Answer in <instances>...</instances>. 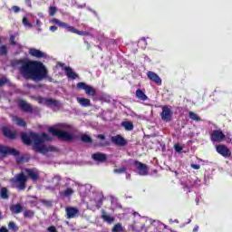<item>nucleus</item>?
<instances>
[{"label":"nucleus","mask_w":232,"mask_h":232,"mask_svg":"<svg viewBox=\"0 0 232 232\" xmlns=\"http://www.w3.org/2000/svg\"><path fill=\"white\" fill-rule=\"evenodd\" d=\"M50 23H53V24H58L60 28H66L67 32H71L72 34H77V35H90V33L79 31L75 27L69 25L68 24L62 22L57 18H53L52 20H50Z\"/></svg>","instance_id":"nucleus-6"},{"label":"nucleus","mask_w":232,"mask_h":232,"mask_svg":"<svg viewBox=\"0 0 232 232\" xmlns=\"http://www.w3.org/2000/svg\"><path fill=\"white\" fill-rule=\"evenodd\" d=\"M13 65L19 70L21 75L25 79L39 82L48 77V70L41 62L16 60Z\"/></svg>","instance_id":"nucleus-1"},{"label":"nucleus","mask_w":232,"mask_h":232,"mask_svg":"<svg viewBox=\"0 0 232 232\" xmlns=\"http://www.w3.org/2000/svg\"><path fill=\"white\" fill-rule=\"evenodd\" d=\"M136 97L137 99H139L140 101H148V96L146 95V93H144V92H142V90L138 89L136 91Z\"/></svg>","instance_id":"nucleus-23"},{"label":"nucleus","mask_w":232,"mask_h":232,"mask_svg":"<svg viewBox=\"0 0 232 232\" xmlns=\"http://www.w3.org/2000/svg\"><path fill=\"white\" fill-rule=\"evenodd\" d=\"M0 232H8V229L6 227H2L0 228Z\"/></svg>","instance_id":"nucleus-50"},{"label":"nucleus","mask_w":232,"mask_h":232,"mask_svg":"<svg viewBox=\"0 0 232 232\" xmlns=\"http://www.w3.org/2000/svg\"><path fill=\"white\" fill-rule=\"evenodd\" d=\"M85 43L87 44L88 50H90V44H88L87 41H85Z\"/></svg>","instance_id":"nucleus-55"},{"label":"nucleus","mask_w":232,"mask_h":232,"mask_svg":"<svg viewBox=\"0 0 232 232\" xmlns=\"http://www.w3.org/2000/svg\"><path fill=\"white\" fill-rule=\"evenodd\" d=\"M122 231V226L121 224H116L112 228V232H121Z\"/></svg>","instance_id":"nucleus-36"},{"label":"nucleus","mask_w":232,"mask_h":232,"mask_svg":"<svg viewBox=\"0 0 232 232\" xmlns=\"http://www.w3.org/2000/svg\"><path fill=\"white\" fill-rule=\"evenodd\" d=\"M38 17H44V14H43V13H38Z\"/></svg>","instance_id":"nucleus-53"},{"label":"nucleus","mask_w":232,"mask_h":232,"mask_svg":"<svg viewBox=\"0 0 232 232\" xmlns=\"http://www.w3.org/2000/svg\"><path fill=\"white\" fill-rule=\"evenodd\" d=\"M137 215H139V213L135 212V213H134V217L137 216Z\"/></svg>","instance_id":"nucleus-57"},{"label":"nucleus","mask_w":232,"mask_h":232,"mask_svg":"<svg viewBox=\"0 0 232 232\" xmlns=\"http://www.w3.org/2000/svg\"><path fill=\"white\" fill-rule=\"evenodd\" d=\"M49 131L61 140H73L75 139V128L72 125L60 124L56 128H50Z\"/></svg>","instance_id":"nucleus-3"},{"label":"nucleus","mask_w":232,"mask_h":232,"mask_svg":"<svg viewBox=\"0 0 232 232\" xmlns=\"http://www.w3.org/2000/svg\"><path fill=\"white\" fill-rule=\"evenodd\" d=\"M29 55H32V57H36L37 59L46 57V53L35 48L29 49Z\"/></svg>","instance_id":"nucleus-18"},{"label":"nucleus","mask_w":232,"mask_h":232,"mask_svg":"<svg viewBox=\"0 0 232 232\" xmlns=\"http://www.w3.org/2000/svg\"><path fill=\"white\" fill-rule=\"evenodd\" d=\"M61 184V176H54L51 180V186L53 188H57Z\"/></svg>","instance_id":"nucleus-25"},{"label":"nucleus","mask_w":232,"mask_h":232,"mask_svg":"<svg viewBox=\"0 0 232 232\" xmlns=\"http://www.w3.org/2000/svg\"><path fill=\"white\" fill-rule=\"evenodd\" d=\"M3 133L5 137H8V139H15V137H17V132L9 130L6 127L3 128Z\"/></svg>","instance_id":"nucleus-20"},{"label":"nucleus","mask_w":232,"mask_h":232,"mask_svg":"<svg viewBox=\"0 0 232 232\" xmlns=\"http://www.w3.org/2000/svg\"><path fill=\"white\" fill-rule=\"evenodd\" d=\"M0 197L4 200H6V198H8V188H6L5 187L2 188L1 190H0Z\"/></svg>","instance_id":"nucleus-29"},{"label":"nucleus","mask_w":232,"mask_h":232,"mask_svg":"<svg viewBox=\"0 0 232 232\" xmlns=\"http://www.w3.org/2000/svg\"><path fill=\"white\" fill-rule=\"evenodd\" d=\"M24 173H26L32 180H37V179H39V172L35 169H25Z\"/></svg>","instance_id":"nucleus-19"},{"label":"nucleus","mask_w":232,"mask_h":232,"mask_svg":"<svg viewBox=\"0 0 232 232\" xmlns=\"http://www.w3.org/2000/svg\"><path fill=\"white\" fill-rule=\"evenodd\" d=\"M23 24L26 26V28H32V23L28 22V18L26 16L23 18Z\"/></svg>","instance_id":"nucleus-33"},{"label":"nucleus","mask_w":232,"mask_h":232,"mask_svg":"<svg viewBox=\"0 0 232 232\" xmlns=\"http://www.w3.org/2000/svg\"><path fill=\"white\" fill-rule=\"evenodd\" d=\"M210 139L212 142H222L226 139V135L221 130H215L212 131Z\"/></svg>","instance_id":"nucleus-11"},{"label":"nucleus","mask_w":232,"mask_h":232,"mask_svg":"<svg viewBox=\"0 0 232 232\" xmlns=\"http://www.w3.org/2000/svg\"><path fill=\"white\" fill-rule=\"evenodd\" d=\"M38 102L49 106V108H59V106H61V103L58 101L53 99L39 98Z\"/></svg>","instance_id":"nucleus-10"},{"label":"nucleus","mask_w":232,"mask_h":232,"mask_svg":"<svg viewBox=\"0 0 232 232\" xmlns=\"http://www.w3.org/2000/svg\"><path fill=\"white\" fill-rule=\"evenodd\" d=\"M97 139H101V140H104L105 137H104L103 134H99V135L97 136Z\"/></svg>","instance_id":"nucleus-49"},{"label":"nucleus","mask_w":232,"mask_h":232,"mask_svg":"<svg viewBox=\"0 0 232 232\" xmlns=\"http://www.w3.org/2000/svg\"><path fill=\"white\" fill-rule=\"evenodd\" d=\"M121 126L127 131H131V130H133V122H131V121H123V122H121Z\"/></svg>","instance_id":"nucleus-27"},{"label":"nucleus","mask_w":232,"mask_h":232,"mask_svg":"<svg viewBox=\"0 0 232 232\" xmlns=\"http://www.w3.org/2000/svg\"><path fill=\"white\" fill-rule=\"evenodd\" d=\"M101 206H102V196H98L97 197V200H96V208H101Z\"/></svg>","instance_id":"nucleus-37"},{"label":"nucleus","mask_w":232,"mask_h":232,"mask_svg":"<svg viewBox=\"0 0 232 232\" xmlns=\"http://www.w3.org/2000/svg\"><path fill=\"white\" fill-rule=\"evenodd\" d=\"M174 150L178 153H180L182 151V147L180 145H179V144H176V145H174Z\"/></svg>","instance_id":"nucleus-42"},{"label":"nucleus","mask_w":232,"mask_h":232,"mask_svg":"<svg viewBox=\"0 0 232 232\" xmlns=\"http://www.w3.org/2000/svg\"><path fill=\"white\" fill-rule=\"evenodd\" d=\"M111 140L116 146H126V144H128V141L121 135L111 137Z\"/></svg>","instance_id":"nucleus-15"},{"label":"nucleus","mask_w":232,"mask_h":232,"mask_svg":"<svg viewBox=\"0 0 232 232\" xmlns=\"http://www.w3.org/2000/svg\"><path fill=\"white\" fill-rule=\"evenodd\" d=\"M50 31H51V32H57V26L52 25V26L50 27Z\"/></svg>","instance_id":"nucleus-48"},{"label":"nucleus","mask_w":232,"mask_h":232,"mask_svg":"<svg viewBox=\"0 0 232 232\" xmlns=\"http://www.w3.org/2000/svg\"><path fill=\"white\" fill-rule=\"evenodd\" d=\"M77 102H79V104H81V106H83V107L90 106V100L89 99H86V98H77Z\"/></svg>","instance_id":"nucleus-28"},{"label":"nucleus","mask_w":232,"mask_h":232,"mask_svg":"<svg viewBox=\"0 0 232 232\" xmlns=\"http://www.w3.org/2000/svg\"><path fill=\"white\" fill-rule=\"evenodd\" d=\"M196 202H197V204H198V198H196Z\"/></svg>","instance_id":"nucleus-56"},{"label":"nucleus","mask_w":232,"mask_h":232,"mask_svg":"<svg viewBox=\"0 0 232 232\" xmlns=\"http://www.w3.org/2000/svg\"><path fill=\"white\" fill-rule=\"evenodd\" d=\"M100 146H108V143H101Z\"/></svg>","instance_id":"nucleus-54"},{"label":"nucleus","mask_w":232,"mask_h":232,"mask_svg":"<svg viewBox=\"0 0 232 232\" xmlns=\"http://www.w3.org/2000/svg\"><path fill=\"white\" fill-rule=\"evenodd\" d=\"M56 13H57V7L55 6L49 7V15L53 17V15H55Z\"/></svg>","instance_id":"nucleus-34"},{"label":"nucleus","mask_w":232,"mask_h":232,"mask_svg":"<svg viewBox=\"0 0 232 232\" xmlns=\"http://www.w3.org/2000/svg\"><path fill=\"white\" fill-rule=\"evenodd\" d=\"M13 122H15L17 126L24 127L26 126V121L17 116H12Z\"/></svg>","instance_id":"nucleus-22"},{"label":"nucleus","mask_w":232,"mask_h":232,"mask_svg":"<svg viewBox=\"0 0 232 232\" xmlns=\"http://www.w3.org/2000/svg\"><path fill=\"white\" fill-rule=\"evenodd\" d=\"M92 159L97 162H104V160H106V155L102 153H96L92 155Z\"/></svg>","instance_id":"nucleus-24"},{"label":"nucleus","mask_w":232,"mask_h":232,"mask_svg":"<svg viewBox=\"0 0 232 232\" xmlns=\"http://www.w3.org/2000/svg\"><path fill=\"white\" fill-rule=\"evenodd\" d=\"M139 44L141 46V48H146V46H148V42H146V38H141L139 41Z\"/></svg>","instance_id":"nucleus-35"},{"label":"nucleus","mask_w":232,"mask_h":232,"mask_svg":"<svg viewBox=\"0 0 232 232\" xmlns=\"http://www.w3.org/2000/svg\"><path fill=\"white\" fill-rule=\"evenodd\" d=\"M18 106L21 108L23 111H26L27 113H32V105H30L28 102H26L24 100L18 101Z\"/></svg>","instance_id":"nucleus-17"},{"label":"nucleus","mask_w":232,"mask_h":232,"mask_svg":"<svg viewBox=\"0 0 232 232\" xmlns=\"http://www.w3.org/2000/svg\"><path fill=\"white\" fill-rule=\"evenodd\" d=\"M160 117L162 121L165 122H170L171 119H173V110L171 106L165 105L162 107V111L160 113Z\"/></svg>","instance_id":"nucleus-7"},{"label":"nucleus","mask_w":232,"mask_h":232,"mask_svg":"<svg viewBox=\"0 0 232 232\" xmlns=\"http://www.w3.org/2000/svg\"><path fill=\"white\" fill-rule=\"evenodd\" d=\"M9 229H12L13 231H17V226L14 221H10L8 225Z\"/></svg>","instance_id":"nucleus-39"},{"label":"nucleus","mask_w":232,"mask_h":232,"mask_svg":"<svg viewBox=\"0 0 232 232\" xmlns=\"http://www.w3.org/2000/svg\"><path fill=\"white\" fill-rule=\"evenodd\" d=\"M216 150L222 155V157H231V150L226 145H218Z\"/></svg>","instance_id":"nucleus-13"},{"label":"nucleus","mask_w":232,"mask_h":232,"mask_svg":"<svg viewBox=\"0 0 232 232\" xmlns=\"http://www.w3.org/2000/svg\"><path fill=\"white\" fill-rule=\"evenodd\" d=\"M28 176L24 175V172L16 174L13 179H10L13 188L18 189V191H24L26 189V182Z\"/></svg>","instance_id":"nucleus-4"},{"label":"nucleus","mask_w":232,"mask_h":232,"mask_svg":"<svg viewBox=\"0 0 232 232\" xmlns=\"http://www.w3.org/2000/svg\"><path fill=\"white\" fill-rule=\"evenodd\" d=\"M26 2H30V0H25Z\"/></svg>","instance_id":"nucleus-59"},{"label":"nucleus","mask_w":232,"mask_h":232,"mask_svg":"<svg viewBox=\"0 0 232 232\" xmlns=\"http://www.w3.org/2000/svg\"><path fill=\"white\" fill-rule=\"evenodd\" d=\"M48 231L49 232H57V229L55 228V227H49Z\"/></svg>","instance_id":"nucleus-47"},{"label":"nucleus","mask_w":232,"mask_h":232,"mask_svg":"<svg viewBox=\"0 0 232 232\" xmlns=\"http://www.w3.org/2000/svg\"><path fill=\"white\" fill-rule=\"evenodd\" d=\"M147 77H149L152 82H155L159 86L162 84V79H160V77L153 72H148Z\"/></svg>","instance_id":"nucleus-16"},{"label":"nucleus","mask_w":232,"mask_h":232,"mask_svg":"<svg viewBox=\"0 0 232 232\" xmlns=\"http://www.w3.org/2000/svg\"><path fill=\"white\" fill-rule=\"evenodd\" d=\"M36 24H37L38 26H41V25L43 24V23H41L39 20H36Z\"/></svg>","instance_id":"nucleus-52"},{"label":"nucleus","mask_w":232,"mask_h":232,"mask_svg":"<svg viewBox=\"0 0 232 232\" xmlns=\"http://www.w3.org/2000/svg\"><path fill=\"white\" fill-rule=\"evenodd\" d=\"M188 117L192 121H196L197 122L200 121V118L197 115V113H195L193 111L188 112Z\"/></svg>","instance_id":"nucleus-31"},{"label":"nucleus","mask_w":232,"mask_h":232,"mask_svg":"<svg viewBox=\"0 0 232 232\" xmlns=\"http://www.w3.org/2000/svg\"><path fill=\"white\" fill-rule=\"evenodd\" d=\"M6 52H7L6 46L3 45V46L0 47L1 55H6Z\"/></svg>","instance_id":"nucleus-41"},{"label":"nucleus","mask_w":232,"mask_h":232,"mask_svg":"<svg viewBox=\"0 0 232 232\" xmlns=\"http://www.w3.org/2000/svg\"><path fill=\"white\" fill-rule=\"evenodd\" d=\"M134 166L137 169L138 175H141V176L148 175V166H146V164L139 161H135Z\"/></svg>","instance_id":"nucleus-12"},{"label":"nucleus","mask_w":232,"mask_h":232,"mask_svg":"<svg viewBox=\"0 0 232 232\" xmlns=\"http://www.w3.org/2000/svg\"><path fill=\"white\" fill-rule=\"evenodd\" d=\"M193 232H198V225H196L193 228Z\"/></svg>","instance_id":"nucleus-51"},{"label":"nucleus","mask_w":232,"mask_h":232,"mask_svg":"<svg viewBox=\"0 0 232 232\" xmlns=\"http://www.w3.org/2000/svg\"><path fill=\"white\" fill-rule=\"evenodd\" d=\"M6 155H14V157H17L19 151L15 150V149L0 145V159H5Z\"/></svg>","instance_id":"nucleus-9"},{"label":"nucleus","mask_w":232,"mask_h":232,"mask_svg":"<svg viewBox=\"0 0 232 232\" xmlns=\"http://www.w3.org/2000/svg\"><path fill=\"white\" fill-rule=\"evenodd\" d=\"M81 140H82V142L90 143V142H92V138L90 136H88V134H83L81 137Z\"/></svg>","instance_id":"nucleus-32"},{"label":"nucleus","mask_w":232,"mask_h":232,"mask_svg":"<svg viewBox=\"0 0 232 232\" xmlns=\"http://www.w3.org/2000/svg\"><path fill=\"white\" fill-rule=\"evenodd\" d=\"M12 10L14 12V14H17L18 12H21V9L17 5H14L12 7Z\"/></svg>","instance_id":"nucleus-45"},{"label":"nucleus","mask_w":232,"mask_h":232,"mask_svg":"<svg viewBox=\"0 0 232 232\" xmlns=\"http://www.w3.org/2000/svg\"><path fill=\"white\" fill-rule=\"evenodd\" d=\"M102 218L105 222H107V224H112V222L115 221V218H113V217H111V216H110V215H108L106 213L102 214Z\"/></svg>","instance_id":"nucleus-26"},{"label":"nucleus","mask_w":232,"mask_h":232,"mask_svg":"<svg viewBox=\"0 0 232 232\" xmlns=\"http://www.w3.org/2000/svg\"><path fill=\"white\" fill-rule=\"evenodd\" d=\"M24 216L26 218H32V217H34V211H32V210H26V211L24 213Z\"/></svg>","instance_id":"nucleus-38"},{"label":"nucleus","mask_w":232,"mask_h":232,"mask_svg":"<svg viewBox=\"0 0 232 232\" xmlns=\"http://www.w3.org/2000/svg\"><path fill=\"white\" fill-rule=\"evenodd\" d=\"M65 189L61 190L59 195L62 198H72V195L75 194V188H77V182L72 179H67L65 182Z\"/></svg>","instance_id":"nucleus-5"},{"label":"nucleus","mask_w":232,"mask_h":232,"mask_svg":"<svg viewBox=\"0 0 232 232\" xmlns=\"http://www.w3.org/2000/svg\"><path fill=\"white\" fill-rule=\"evenodd\" d=\"M114 173H126V168L122 167L121 169H115Z\"/></svg>","instance_id":"nucleus-40"},{"label":"nucleus","mask_w":232,"mask_h":232,"mask_svg":"<svg viewBox=\"0 0 232 232\" xmlns=\"http://www.w3.org/2000/svg\"><path fill=\"white\" fill-rule=\"evenodd\" d=\"M63 70L69 79L75 80L79 77V75H77V73H75L70 67H64Z\"/></svg>","instance_id":"nucleus-21"},{"label":"nucleus","mask_w":232,"mask_h":232,"mask_svg":"<svg viewBox=\"0 0 232 232\" xmlns=\"http://www.w3.org/2000/svg\"><path fill=\"white\" fill-rule=\"evenodd\" d=\"M11 211L13 213H21V211H23V207L21 205H14L11 207Z\"/></svg>","instance_id":"nucleus-30"},{"label":"nucleus","mask_w":232,"mask_h":232,"mask_svg":"<svg viewBox=\"0 0 232 232\" xmlns=\"http://www.w3.org/2000/svg\"><path fill=\"white\" fill-rule=\"evenodd\" d=\"M6 81H7L6 77L0 78V87L4 86V84H6Z\"/></svg>","instance_id":"nucleus-43"},{"label":"nucleus","mask_w":232,"mask_h":232,"mask_svg":"<svg viewBox=\"0 0 232 232\" xmlns=\"http://www.w3.org/2000/svg\"><path fill=\"white\" fill-rule=\"evenodd\" d=\"M76 87L78 88V90H84L85 93L87 95H90L91 97L95 96V94L97 93V91L95 90V88L81 82H78Z\"/></svg>","instance_id":"nucleus-8"},{"label":"nucleus","mask_w":232,"mask_h":232,"mask_svg":"<svg viewBox=\"0 0 232 232\" xmlns=\"http://www.w3.org/2000/svg\"><path fill=\"white\" fill-rule=\"evenodd\" d=\"M190 168H192V169H200V165H198V164H191Z\"/></svg>","instance_id":"nucleus-46"},{"label":"nucleus","mask_w":232,"mask_h":232,"mask_svg":"<svg viewBox=\"0 0 232 232\" xmlns=\"http://www.w3.org/2000/svg\"><path fill=\"white\" fill-rule=\"evenodd\" d=\"M127 179H130V174H127Z\"/></svg>","instance_id":"nucleus-58"},{"label":"nucleus","mask_w":232,"mask_h":232,"mask_svg":"<svg viewBox=\"0 0 232 232\" xmlns=\"http://www.w3.org/2000/svg\"><path fill=\"white\" fill-rule=\"evenodd\" d=\"M22 140L24 144H34V150H36V151H39V153H44V155L50 153V151L57 150L55 147H46V145H44L45 140H52V138H50V136H48V134L46 133H42L41 135H38L34 132H31L30 134L23 132Z\"/></svg>","instance_id":"nucleus-2"},{"label":"nucleus","mask_w":232,"mask_h":232,"mask_svg":"<svg viewBox=\"0 0 232 232\" xmlns=\"http://www.w3.org/2000/svg\"><path fill=\"white\" fill-rule=\"evenodd\" d=\"M10 43H11V44H13L14 46H15V44H17V43H15V36L11 35V37H10Z\"/></svg>","instance_id":"nucleus-44"},{"label":"nucleus","mask_w":232,"mask_h":232,"mask_svg":"<svg viewBox=\"0 0 232 232\" xmlns=\"http://www.w3.org/2000/svg\"><path fill=\"white\" fill-rule=\"evenodd\" d=\"M65 213L67 215V218H75L76 217H79V208L74 207H67L65 208Z\"/></svg>","instance_id":"nucleus-14"}]
</instances>
